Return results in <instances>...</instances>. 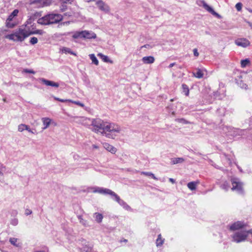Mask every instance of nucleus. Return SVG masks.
I'll return each instance as SVG.
<instances>
[{"label": "nucleus", "mask_w": 252, "mask_h": 252, "mask_svg": "<svg viewBox=\"0 0 252 252\" xmlns=\"http://www.w3.org/2000/svg\"><path fill=\"white\" fill-rule=\"evenodd\" d=\"M91 126H93V131L96 133L100 132L102 135L112 139H114L116 136V133H119L121 130L118 125L104 122L99 119H92Z\"/></svg>", "instance_id": "f257e3e1"}, {"label": "nucleus", "mask_w": 252, "mask_h": 252, "mask_svg": "<svg viewBox=\"0 0 252 252\" xmlns=\"http://www.w3.org/2000/svg\"><path fill=\"white\" fill-rule=\"evenodd\" d=\"M63 16L60 14L51 13L39 18L37 23L42 25H48L56 24L61 21Z\"/></svg>", "instance_id": "f03ea898"}, {"label": "nucleus", "mask_w": 252, "mask_h": 252, "mask_svg": "<svg viewBox=\"0 0 252 252\" xmlns=\"http://www.w3.org/2000/svg\"><path fill=\"white\" fill-rule=\"evenodd\" d=\"M28 37L27 29H19L13 33L5 35V38L14 41L22 42Z\"/></svg>", "instance_id": "7ed1b4c3"}, {"label": "nucleus", "mask_w": 252, "mask_h": 252, "mask_svg": "<svg viewBox=\"0 0 252 252\" xmlns=\"http://www.w3.org/2000/svg\"><path fill=\"white\" fill-rule=\"evenodd\" d=\"M249 234V230H241L236 232L232 235V241L237 243L244 242L247 239Z\"/></svg>", "instance_id": "20e7f679"}, {"label": "nucleus", "mask_w": 252, "mask_h": 252, "mask_svg": "<svg viewBox=\"0 0 252 252\" xmlns=\"http://www.w3.org/2000/svg\"><path fill=\"white\" fill-rule=\"evenodd\" d=\"M96 34L92 31H83L81 32H76L72 35V37L74 39L77 38H85L92 39L95 38Z\"/></svg>", "instance_id": "39448f33"}, {"label": "nucleus", "mask_w": 252, "mask_h": 252, "mask_svg": "<svg viewBox=\"0 0 252 252\" xmlns=\"http://www.w3.org/2000/svg\"><path fill=\"white\" fill-rule=\"evenodd\" d=\"M232 187V190H235L239 193H242L243 192V183L240 182L238 178H233L231 179Z\"/></svg>", "instance_id": "423d86ee"}, {"label": "nucleus", "mask_w": 252, "mask_h": 252, "mask_svg": "<svg viewBox=\"0 0 252 252\" xmlns=\"http://www.w3.org/2000/svg\"><path fill=\"white\" fill-rule=\"evenodd\" d=\"M114 194L112 195L111 197L112 198L117 202L122 207H123L124 209L127 211H131V207L127 204V203L125 202L123 200L121 199L120 197L115 193H113Z\"/></svg>", "instance_id": "0eeeda50"}, {"label": "nucleus", "mask_w": 252, "mask_h": 252, "mask_svg": "<svg viewBox=\"0 0 252 252\" xmlns=\"http://www.w3.org/2000/svg\"><path fill=\"white\" fill-rule=\"evenodd\" d=\"M235 43L238 46L246 48L250 45V42L245 38H238L235 40Z\"/></svg>", "instance_id": "6e6552de"}, {"label": "nucleus", "mask_w": 252, "mask_h": 252, "mask_svg": "<svg viewBox=\"0 0 252 252\" xmlns=\"http://www.w3.org/2000/svg\"><path fill=\"white\" fill-rule=\"evenodd\" d=\"M228 132L233 136L242 135L244 134V130L234 127H229Z\"/></svg>", "instance_id": "1a4fd4ad"}, {"label": "nucleus", "mask_w": 252, "mask_h": 252, "mask_svg": "<svg viewBox=\"0 0 252 252\" xmlns=\"http://www.w3.org/2000/svg\"><path fill=\"white\" fill-rule=\"evenodd\" d=\"M94 192H98L104 194H109L111 195V196L114 194L113 193L114 192L110 189L99 187L96 188L95 190H94Z\"/></svg>", "instance_id": "9d476101"}, {"label": "nucleus", "mask_w": 252, "mask_h": 252, "mask_svg": "<svg viewBox=\"0 0 252 252\" xmlns=\"http://www.w3.org/2000/svg\"><path fill=\"white\" fill-rule=\"evenodd\" d=\"M40 16V14L39 12H36L34 14L32 17H31L26 22L25 26L26 28L24 29L31 30L30 28V26L32 27V28L33 27V25H32V22L34 20V17H36L37 16Z\"/></svg>", "instance_id": "9b49d317"}, {"label": "nucleus", "mask_w": 252, "mask_h": 252, "mask_svg": "<svg viewBox=\"0 0 252 252\" xmlns=\"http://www.w3.org/2000/svg\"><path fill=\"white\" fill-rule=\"evenodd\" d=\"M96 4L100 10L103 11L105 12H109L110 8L109 6L105 3L103 1L98 0L96 2Z\"/></svg>", "instance_id": "f8f14e48"}, {"label": "nucleus", "mask_w": 252, "mask_h": 252, "mask_svg": "<svg viewBox=\"0 0 252 252\" xmlns=\"http://www.w3.org/2000/svg\"><path fill=\"white\" fill-rule=\"evenodd\" d=\"M75 119H76L77 122L81 123L85 126H91L92 119L85 117H76Z\"/></svg>", "instance_id": "ddd939ff"}, {"label": "nucleus", "mask_w": 252, "mask_h": 252, "mask_svg": "<svg viewBox=\"0 0 252 252\" xmlns=\"http://www.w3.org/2000/svg\"><path fill=\"white\" fill-rule=\"evenodd\" d=\"M39 80L41 83H42L43 84H44L45 85L48 86H52V87H56V88H58L59 86V84L58 83H56L53 81L47 80L43 78H39Z\"/></svg>", "instance_id": "4468645a"}, {"label": "nucleus", "mask_w": 252, "mask_h": 252, "mask_svg": "<svg viewBox=\"0 0 252 252\" xmlns=\"http://www.w3.org/2000/svg\"><path fill=\"white\" fill-rule=\"evenodd\" d=\"M245 226V223L243 221H238L232 224L229 229L231 230H238L240 228H243Z\"/></svg>", "instance_id": "2eb2a0df"}, {"label": "nucleus", "mask_w": 252, "mask_h": 252, "mask_svg": "<svg viewBox=\"0 0 252 252\" xmlns=\"http://www.w3.org/2000/svg\"><path fill=\"white\" fill-rule=\"evenodd\" d=\"M33 3L38 4L39 6L43 7L50 5L51 3V0H34Z\"/></svg>", "instance_id": "dca6fc26"}, {"label": "nucleus", "mask_w": 252, "mask_h": 252, "mask_svg": "<svg viewBox=\"0 0 252 252\" xmlns=\"http://www.w3.org/2000/svg\"><path fill=\"white\" fill-rule=\"evenodd\" d=\"M201 3H202L203 7L208 12L211 13L212 15L214 16H216L218 17H220V15L219 14H218L217 12H216L210 6H209L204 1H201Z\"/></svg>", "instance_id": "f3484780"}, {"label": "nucleus", "mask_w": 252, "mask_h": 252, "mask_svg": "<svg viewBox=\"0 0 252 252\" xmlns=\"http://www.w3.org/2000/svg\"><path fill=\"white\" fill-rule=\"evenodd\" d=\"M103 146L104 148H105L107 151L111 152L112 154H115L117 151L116 148L109 144L108 143H103Z\"/></svg>", "instance_id": "a211bd4d"}, {"label": "nucleus", "mask_w": 252, "mask_h": 252, "mask_svg": "<svg viewBox=\"0 0 252 252\" xmlns=\"http://www.w3.org/2000/svg\"><path fill=\"white\" fill-rule=\"evenodd\" d=\"M35 28L32 27V30H27L28 36L31 34H38L42 35L44 33V32L41 30H34Z\"/></svg>", "instance_id": "6ab92c4d"}, {"label": "nucleus", "mask_w": 252, "mask_h": 252, "mask_svg": "<svg viewBox=\"0 0 252 252\" xmlns=\"http://www.w3.org/2000/svg\"><path fill=\"white\" fill-rule=\"evenodd\" d=\"M142 61L144 63L151 64L155 62V58L153 56L144 57L142 59Z\"/></svg>", "instance_id": "aec40b11"}, {"label": "nucleus", "mask_w": 252, "mask_h": 252, "mask_svg": "<svg viewBox=\"0 0 252 252\" xmlns=\"http://www.w3.org/2000/svg\"><path fill=\"white\" fill-rule=\"evenodd\" d=\"M84 246L81 249V252H97L94 251L93 249V247L91 246H88V245L84 244Z\"/></svg>", "instance_id": "412c9836"}, {"label": "nucleus", "mask_w": 252, "mask_h": 252, "mask_svg": "<svg viewBox=\"0 0 252 252\" xmlns=\"http://www.w3.org/2000/svg\"><path fill=\"white\" fill-rule=\"evenodd\" d=\"M42 121L44 125V127L43 128L45 129L49 126L51 120L48 118H43L42 119Z\"/></svg>", "instance_id": "4be33fe9"}, {"label": "nucleus", "mask_w": 252, "mask_h": 252, "mask_svg": "<svg viewBox=\"0 0 252 252\" xmlns=\"http://www.w3.org/2000/svg\"><path fill=\"white\" fill-rule=\"evenodd\" d=\"M97 56L99 57L104 62L112 63V61L109 59L108 56H105L102 53H98Z\"/></svg>", "instance_id": "5701e85b"}, {"label": "nucleus", "mask_w": 252, "mask_h": 252, "mask_svg": "<svg viewBox=\"0 0 252 252\" xmlns=\"http://www.w3.org/2000/svg\"><path fill=\"white\" fill-rule=\"evenodd\" d=\"M61 51L62 53H65L66 54H70L71 55H76V54L72 51L69 48L63 47L62 49H61Z\"/></svg>", "instance_id": "b1692460"}, {"label": "nucleus", "mask_w": 252, "mask_h": 252, "mask_svg": "<svg viewBox=\"0 0 252 252\" xmlns=\"http://www.w3.org/2000/svg\"><path fill=\"white\" fill-rule=\"evenodd\" d=\"M94 217L95 218V220L98 223H100L102 221L103 219V216L102 214L98 213H95Z\"/></svg>", "instance_id": "393cba45"}, {"label": "nucleus", "mask_w": 252, "mask_h": 252, "mask_svg": "<svg viewBox=\"0 0 252 252\" xmlns=\"http://www.w3.org/2000/svg\"><path fill=\"white\" fill-rule=\"evenodd\" d=\"M197 185V182H190L188 184L187 186L189 189H190L191 190H193L196 189Z\"/></svg>", "instance_id": "a878e982"}, {"label": "nucleus", "mask_w": 252, "mask_h": 252, "mask_svg": "<svg viewBox=\"0 0 252 252\" xmlns=\"http://www.w3.org/2000/svg\"><path fill=\"white\" fill-rule=\"evenodd\" d=\"M193 75L197 78H201L203 77L204 74L200 69H197V72L193 73Z\"/></svg>", "instance_id": "bb28decb"}, {"label": "nucleus", "mask_w": 252, "mask_h": 252, "mask_svg": "<svg viewBox=\"0 0 252 252\" xmlns=\"http://www.w3.org/2000/svg\"><path fill=\"white\" fill-rule=\"evenodd\" d=\"M172 163L174 164L182 163L184 161V159L182 158H172Z\"/></svg>", "instance_id": "cd10ccee"}, {"label": "nucleus", "mask_w": 252, "mask_h": 252, "mask_svg": "<svg viewBox=\"0 0 252 252\" xmlns=\"http://www.w3.org/2000/svg\"><path fill=\"white\" fill-rule=\"evenodd\" d=\"M164 242V239H161V234L158 235V238L156 240V245L157 247L161 246Z\"/></svg>", "instance_id": "c85d7f7f"}, {"label": "nucleus", "mask_w": 252, "mask_h": 252, "mask_svg": "<svg viewBox=\"0 0 252 252\" xmlns=\"http://www.w3.org/2000/svg\"><path fill=\"white\" fill-rule=\"evenodd\" d=\"M89 57L90 59L92 61V63H93L96 65H97L98 64V61L97 60V58H96L94 54H90L89 55Z\"/></svg>", "instance_id": "c756f323"}, {"label": "nucleus", "mask_w": 252, "mask_h": 252, "mask_svg": "<svg viewBox=\"0 0 252 252\" xmlns=\"http://www.w3.org/2000/svg\"><path fill=\"white\" fill-rule=\"evenodd\" d=\"M182 88L183 90V92L185 93V94L186 96H188L189 94V89L188 86L185 84H182Z\"/></svg>", "instance_id": "7c9ffc66"}, {"label": "nucleus", "mask_w": 252, "mask_h": 252, "mask_svg": "<svg viewBox=\"0 0 252 252\" xmlns=\"http://www.w3.org/2000/svg\"><path fill=\"white\" fill-rule=\"evenodd\" d=\"M250 61L249 59H246L245 60H243L241 61V67L244 68L247 66L249 64H250Z\"/></svg>", "instance_id": "2f4dec72"}, {"label": "nucleus", "mask_w": 252, "mask_h": 252, "mask_svg": "<svg viewBox=\"0 0 252 252\" xmlns=\"http://www.w3.org/2000/svg\"><path fill=\"white\" fill-rule=\"evenodd\" d=\"M18 239L15 238H10L9 239L10 243L13 246L18 247L19 244L17 243Z\"/></svg>", "instance_id": "473e14b6"}, {"label": "nucleus", "mask_w": 252, "mask_h": 252, "mask_svg": "<svg viewBox=\"0 0 252 252\" xmlns=\"http://www.w3.org/2000/svg\"><path fill=\"white\" fill-rule=\"evenodd\" d=\"M141 174L148 176H151L152 178H153L155 180H157L158 178L156 177L155 175L151 172H142Z\"/></svg>", "instance_id": "72a5a7b5"}, {"label": "nucleus", "mask_w": 252, "mask_h": 252, "mask_svg": "<svg viewBox=\"0 0 252 252\" xmlns=\"http://www.w3.org/2000/svg\"><path fill=\"white\" fill-rule=\"evenodd\" d=\"M60 3H61V5L60 6V11L61 12L65 11L67 8V6H66L67 3H63V2H60Z\"/></svg>", "instance_id": "f704fd0d"}, {"label": "nucleus", "mask_w": 252, "mask_h": 252, "mask_svg": "<svg viewBox=\"0 0 252 252\" xmlns=\"http://www.w3.org/2000/svg\"><path fill=\"white\" fill-rule=\"evenodd\" d=\"M221 188L225 190H227L229 188V185L228 182H224L221 185Z\"/></svg>", "instance_id": "c9c22d12"}, {"label": "nucleus", "mask_w": 252, "mask_h": 252, "mask_svg": "<svg viewBox=\"0 0 252 252\" xmlns=\"http://www.w3.org/2000/svg\"><path fill=\"white\" fill-rule=\"evenodd\" d=\"M25 128H27V125L25 124H20L18 126V130L20 132H22L25 130Z\"/></svg>", "instance_id": "e433bc0d"}, {"label": "nucleus", "mask_w": 252, "mask_h": 252, "mask_svg": "<svg viewBox=\"0 0 252 252\" xmlns=\"http://www.w3.org/2000/svg\"><path fill=\"white\" fill-rule=\"evenodd\" d=\"M78 219L81 223H82L84 226H87V221L83 219L81 216H78Z\"/></svg>", "instance_id": "4c0bfd02"}, {"label": "nucleus", "mask_w": 252, "mask_h": 252, "mask_svg": "<svg viewBox=\"0 0 252 252\" xmlns=\"http://www.w3.org/2000/svg\"><path fill=\"white\" fill-rule=\"evenodd\" d=\"M37 41H38V39L35 37H32L30 39V43L33 45L37 43Z\"/></svg>", "instance_id": "58836bf2"}, {"label": "nucleus", "mask_w": 252, "mask_h": 252, "mask_svg": "<svg viewBox=\"0 0 252 252\" xmlns=\"http://www.w3.org/2000/svg\"><path fill=\"white\" fill-rule=\"evenodd\" d=\"M59 2H63L67 4H71L73 1V0H58Z\"/></svg>", "instance_id": "ea45409f"}, {"label": "nucleus", "mask_w": 252, "mask_h": 252, "mask_svg": "<svg viewBox=\"0 0 252 252\" xmlns=\"http://www.w3.org/2000/svg\"><path fill=\"white\" fill-rule=\"evenodd\" d=\"M18 13V10L17 9L14 10L9 16V18H11L14 16H16Z\"/></svg>", "instance_id": "a19ab883"}, {"label": "nucleus", "mask_w": 252, "mask_h": 252, "mask_svg": "<svg viewBox=\"0 0 252 252\" xmlns=\"http://www.w3.org/2000/svg\"><path fill=\"white\" fill-rule=\"evenodd\" d=\"M242 4L240 2H238L237 3L236 5H235V7L237 9V10L238 11H240L242 9Z\"/></svg>", "instance_id": "79ce46f5"}, {"label": "nucleus", "mask_w": 252, "mask_h": 252, "mask_svg": "<svg viewBox=\"0 0 252 252\" xmlns=\"http://www.w3.org/2000/svg\"><path fill=\"white\" fill-rule=\"evenodd\" d=\"M24 72L25 73H32V74H35V72L32 69H25L24 70Z\"/></svg>", "instance_id": "37998d69"}, {"label": "nucleus", "mask_w": 252, "mask_h": 252, "mask_svg": "<svg viewBox=\"0 0 252 252\" xmlns=\"http://www.w3.org/2000/svg\"><path fill=\"white\" fill-rule=\"evenodd\" d=\"M73 103L81 106V107H84V104L82 103H81V102L80 101H72Z\"/></svg>", "instance_id": "c03bdc74"}, {"label": "nucleus", "mask_w": 252, "mask_h": 252, "mask_svg": "<svg viewBox=\"0 0 252 252\" xmlns=\"http://www.w3.org/2000/svg\"><path fill=\"white\" fill-rule=\"evenodd\" d=\"M193 55L195 57H198L199 56V53L198 52V50L196 48H195L193 50Z\"/></svg>", "instance_id": "a18cd8bd"}, {"label": "nucleus", "mask_w": 252, "mask_h": 252, "mask_svg": "<svg viewBox=\"0 0 252 252\" xmlns=\"http://www.w3.org/2000/svg\"><path fill=\"white\" fill-rule=\"evenodd\" d=\"M11 223L13 225H16L18 224V220L17 219H13L11 220Z\"/></svg>", "instance_id": "49530a36"}, {"label": "nucleus", "mask_w": 252, "mask_h": 252, "mask_svg": "<svg viewBox=\"0 0 252 252\" xmlns=\"http://www.w3.org/2000/svg\"><path fill=\"white\" fill-rule=\"evenodd\" d=\"M32 213V211L31 210L27 209L25 211V214L28 216L31 215Z\"/></svg>", "instance_id": "de8ad7c7"}, {"label": "nucleus", "mask_w": 252, "mask_h": 252, "mask_svg": "<svg viewBox=\"0 0 252 252\" xmlns=\"http://www.w3.org/2000/svg\"><path fill=\"white\" fill-rule=\"evenodd\" d=\"M25 130H27L29 132H31L32 133H34V132L32 131V130L30 128V126L27 125V128H25Z\"/></svg>", "instance_id": "09e8293b"}, {"label": "nucleus", "mask_w": 252, "mask_h": 252, "mask_svg": "<svg viewBox=\"0 0 252 252\" xmlns=\"http://www.w3.org/2000/svg\"><path fill=\"white\" fill-rule=\"evenodd\" d=\"M56 99L62 102H64L68 101V100L62 99L59 98H56Z\"/></svg>", "instance_id": "8fccbe9b"}, {"label": "nucleus", "mask_w": 252, "mask_h": 252, "mask_svg": "<svg viewBox=\"0 0 252 252\" xmlns=\"http://www.w3.org/2000/svg\"><path fill=\"white\" fill-rule=\"evenodd\" d=\"M179 121L181 123H184V124H187L188 123L187 122V121L184 119H181L180 120H179Z\"/></svg>", "instance_id": "3c124183"}, {"label": "nucleus", "mask_w": 252, "mask_h": 252, "mask_svg": "<svg viewBox=\"0 0 252 252\" xmlns=\"http://www.w3.org/2000/svg\"><path fill=\"white\" fill-rule=\"evenodd\" d=\"M169 181L171 182L173 184L175 183V182L174 179H173L172 178H169Z\"/></svg>", "instance_id": "603ef678"}, {"label": "nucleus", "mask_w": 252, "mask_h": 252, "mask_svg": "<svg viewBox=\"0 0 252 252\" xmlns=\"http://www.w3.org/2000/svg\"><path fill=\"white\" fill-rule=\"evenodd\" d=\"M175 63H170L169 64V68L172 67L175 65Z\"/></svg>", "instance_id": "864d4df0"}, {"label": "nucleus", "mask_w": 252, "mask_h": 252, "mask_svg": "<svg viewBox=\"0 0 252 252\" xmlns=\"http://www.w3.org/2000/svg\"><path fill=\"white\" fill-rule=\"evenodd\" d=\"M242 88L247 89L248 88V86L246 84H245L242 87Z\"/></svg>", "instance_id": "5fc2aeb1"}, {"label": "nucleus", "mask_w": 252, "mask_h": 252, "mask_svg": "<svg viewBox=\"0 0 252 252\" xmlns=\"http://www.w3.org/2000/svg\"><path fill=\"white\" fill-rule=\"evenodd\" d=\"M93 148H94V149H97V148H98V146H96V145H93Z\"/></svg>", "instance_id": "6e6d98bb"}, {"label": "nucleus", "mask_w": 252, "mask_h": 252, "mask_svg": "<svg viewBox=\"0 0 252 252\" xmlns=\"http://www.w3.org/2000/svg\"><path fill=\"white\" fill-rule=\"evenodd\" d=\"M87 2H90V1H94L95 0H85Z\"/></svg>", "instance_id": "4d7b16f0"}, {"label": "nucleus", "mask_w": 252, "mask_h": 252, "mask_svg": "<svg viewBox=\"0 0 252 252\" xmlns=\"http://www.w3.org/2000/svg\"><path fill=\"white\" fill-rule=\"evenodd\" d=\"M0 175H3V173L0 171Z\"/></svg>", "instance_id": "13d9d810"}, {"label": "nucleus", "mask_w": 252, "mask_h": 252, "mask_svg": "<svg viewBox=\"0 0 252 252\" xmlns=\"http://www.w3.org/2000/svg\"><path fill=\"white\" fill-rule=\"evenodd\" d=\"M35 252H45V251H36Z\"/></svg>", "instance_id": "bf43d9fd"}, {"label": "nucleus", "mask_w": 252, "mask_h": 252, "mask_svg": "<svg viewBox=\"0 0 252 252\" xmlns=\"http://www.w3.org/2000/svg\"><path fill=\"white\" fill-rule=\"evenodd\" d=\"M124 241V242H127V240L125 239Z\"/></svg>", "instance_id": "052dcab7"}, {"label": "nucleus", "mask_w": 252, "mask_h": 252, "mask_svg": "<svg viewBox=\"0 0 252 252\" xmlns=\"http://www.w3.org/2000/svg\"><path fill=\"white\" fill-rule=\"evenodd\" d=\"M249 25H250V26H252V24L251 23H249Z\"/></svg>", "instance_id": "680f3d73"}, {"label": "nucleus", "mask_w": 252, "mask_h": 252, "mask_svg": "<svg viewBox=\"0 0 252 252\" xmlns=\"http://www.w3.org/2000/svg\"><path fill=\"white\" fill-rule=\"evenodd\" d=\"M144 47H147V45H144Z\"/></svg>", "instance_id": "e2e57ef3"}]
</instances>
